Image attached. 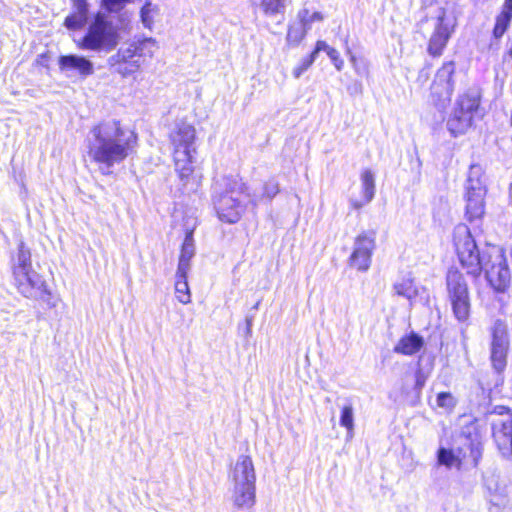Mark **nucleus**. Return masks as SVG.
<instances>
[{"label":"nucleus","mask_w":512,"mask_h":512,"mask_svg":"<svg viewBox=\"0 0 512 512\" xmlns=\"http://www.w3.org/2000/svg\"><path fill=\"white\" fill-rule=\"evenodd\" d=\"M76 11L66 17L65 26L71 30L80 29L87 20L88 4L85 0H74Z\"/></svg>","instance_id":"5701e85b"},{"label":"nucleus","mask_w":512,"mask_h":512,"mask_svg":"<svg viewBox=\"0 0 512 512\" xmlns=\"http://www.w3.org/2000/svg\"><path fill=\"white\" fill-rule=\"evenodd\" d=\"M460 437L463 440L461 448H464L469 453L471 465L477 467L483 454V439L478 423L475 420H471L462 425Z\"/></svg>","instance_id":"4468645a"},{"label":"nucleus","mask_w":512,"mask_h":512,"mask_svg":"<svg viewBox=\"0 0 512 512\" xmlns=\"http://www.w3.org/2000/svg\"><path fill=\"white\" fill-rule=\"evenodd\" d=\"M59 65L61 69H75L85 76L93 73V64L86 58L80 56H61Z\"/></svg>","instance_id":"4be33fe9"},{"label":"nucleus","mask_w":512,"mask_h":512,"mask_svg":"<svg viewBox=\"0 0 512 512\" xmlns=\"http://www.w3.org/2000/svg\"><path fill=\"white\" fill-rule=\"evenodd\" d=\"M307 31L308 29L302 22L290 25L286 37L287 43L292 46H297L303 40Z\"/></svg>","instance_id":"cd10ccee"},{"label":"nucleus","mask_w":512,"mask_h":512,"mask_svg":"<svg viewBox=\"0 0 512 512\" xmlns=\"http://www.w3.org/2000/svg\"><path fill=\"white\" fill-rule=\"evenodd\" d=\"M279 192V184L274 179H270L263 184L255 187L248 186V201L255 207L262 200H271Z\"/></svg>","instance_id":"a211bd4d"},{"label":"nucleus","mask_w":512,"mask_h":512,"mask_svg":"<svg viewBox=\"0 0 512 512\" xmlns=\"http://www.w3.org/2000/svg\"><path fill=\"white\" fill-rule=\"evenodd\" d=\"M315 60L316 58L311 54L303 58L299 65L293 69V76L295 78H299L314 63Z\"/></svg>","instance_id":"72a5a7b5"},{"label":"nucleus","mask_w":512,"mask_h":512,"mask_svg":"<svg viewBox=\"0 0 512 512\" xmlns=\"http://www.w3.org/2000/svg\"><path fill=\"white\" fill-rule=\"evenodd\" d=\"M330 49H334V48L330 47L325 41L318 40L316 42L314 50L310 54L313 55L315 58H317L319 52L324 51L328 55Z\"/></svg>","instance_id":"a19ab883"},{"label":"nucleus","mask_w":512,"mask_h":512,"mask_svg":"<svg viewBox=\"0 0 512 512\" xmlns=\"http://www.w3.org/2000/svg\"><path fill=\"white\" fill-rule=\"evenodd\" d=\"M232 500L238 509H250L256 500V473L250 456L238 457L232 471Z\"/></svg>","instance_id":"423d86ee"},{"label":"nucleus","mask_w":512,"mask_h":512,"mask_svg":"<svg viewBox=\"0 0 512 512\" xmlns=\"http://www.w3.org/2000/svg\"><path fill=\"white\" fill-rule=\"evenodd\" d=\"M498 16L504 18L505 20L507 19V20L511 21L512 7H509V6H506L503 4L502 11Z\"/></svg>","instance_id":"a18cd8bd"},{"label":"nucleus","mask_w":512,"mask_h":512,"mask_svg":"<svg viewBox=\"0 0 512 512\" xmlns=\"http://www.w3.org/2000/svg\"><path fill=\"white\" fill-rule=\"evenodd\" d=\"M133 139H136V135L134 134V132L130 131V138H129L130 144L132 143Z\"/></svg>","instance_id":"de8ad7c7"},{"label":"nucleus","mask_w":512,"mask_h":512,"mask_svg":"<svg viewBox=\"0 0 512 512\" xmlns=\"http://www.w3.org/2000/svg\"><path fill=\"white\" fill-rule=\"evenodd\" d=\"M509 24H510L509 20H507V19L505 20L504 18L497 16L496 23H495V26L493 29V36L496 39L501 38L504 35V33L506 32Z\"/></svg>","instance_id":"e433bc0d"},{"label":"nucleus","mask_w":512,"mask_h":512,"mask_svg":"<svg viewBox=\"0 0 512 512\" xmlns=\"http://www.w3.org/2000/svg\"><path fill=\"white\" fill-rule=\"evenodd\" d=\"M436 404L439 408L452 411L457 404V400L450 392H440L437 394Z\"/></svg>","instance_id":"7c9ffc66"},{"label":"nucleus","mask_w":512,"mask_h":512,"mask_svg":"<svg viewBox=\"0 0 512 512\" xmlns=\"http://www.w3.org/2000/svg\"><path fill=\"white\" fill-rule=\"evenodd\" d=\"M507 500L505 497L495 495L490 500L489 512H506Z\"/></svg>","instance_id":"c9c22d12"},{"label":"nucleus","mask_w":512,"mask_h":512,"mask_svg":"<svg viewBox=\"0 0 512 512\" xmlns=\"http://www.w3.org/2000/svg\"><path fill=\"white\" fill-rule=\"evenodd\" d=\"M351 93H361L362 92V84L359 82L354 83V85L349 88Z\"/></svg>","instance_id":"49530a36"},{"label":"nucleus","mask_w":512,"mask_h":512,"mask_svg":"<svg viewBox=\"0 0 512 512\" xmlns=\"http://www.w3.org/2000/svg\"><path fill=\"white\" fill-rule=\"evenodd\" d=\"M195 255V244L193 238V231H187L184 241L181 246V251L178 260L177 271L189 272L191 269V260Z\"/></svg>","instance_id":"412c9836"},{"label":"nucleus","mask_w":512,"mask_h":512,"mask_svg":"<svg viewBox=\"0 0 512 512\" xmlns=\"http://www.w3.org/2000/svg\"><path fill=\"white\" fill-rule=\"evenodd\" d=\"M446 286L453 316L460 323L467 322L470 317L471 302L468 285L463 274L455 268L449 269Z\"/></svg>","instance_id":"0eeeda50"},{"label":"nucleus","mask_w":512,"mask_h":512,"mask_svg":"<svg viewBox=\"0 0 512 512\" xmlns=\"http://www.w3.org/2000/svg\"><path fill=\"white\" fill-rule=\"evenodd\" d=\"M454 246L458 259L466 273L478 278L485 271V277L498 293H504L510 283V270L502 250L493 247L489 252L480 253L470 229L464 224L455 227Z\"/></svg>","instance_id":"f257e3e1"},{"label":"nucleus","mask_w":512,"mask_h":512,"mask_svg":"<svg viewBox=\"0 0 512 512\" xmlns=\"http://www.w3.org/2000/svg\"><path fill=\"white\" fill-rule=\"evenodd\" d=\"M490 361L493 369L501 374L507 366V355L510 347L508 325L497 319L491 328Z\"/></svg>","instance_id":"9d476101"},{"label":"nucleus","mask_w":512,"mask_h":512,"mask_svg":"<svg viewBox=\"0 0 512 512\" xmlns=\"http://www.w3.org/2000/svg\"><path fill=\"white\" fill-rule=\"evenodd\" d=\"M485 195L486 193L480 192L478 189V193L472 191H466L465 199H466V212L465 216L469 222H473L474 220L480 219L485 211Z\"/></svg>","instance_id":"6ab92c4d"},{"label":"nucleus","mask_w":512,"mask_h":512,"mask_svg":"<svg viewBox=\"0 0 512 512\" xmlns=\"http://www.w3.org/2000/svg\"><path fill=\"white\" fill-rule=\"evenodd\" d=\"M486 193V187L482 181V169L479 165H471L469 169L468 179L466 181V191H472L478 193Z\"/></svg>","instance_id":"393cba45"},{"label":"nucleus","mask_w":512,"mask_h":512,"mask_svg":"<svg viewBox=\"0 0 512 512\" xmlns=\"http://www.w3.org/2000/svg\"><path fill=\"white\" fill-rule=\"evenodd\" d=\"M102 6L110 13H118L121 11L128 0H101Z\"/></svg>","instance_id":"f704fd0d"},{"label":"nucleus","mask_w":512,"mask_h":512,"mask_svg":"<svg viewBox=\"0 0 512 512\" xmlns=\"http://www.w3.org/2000/svg\"><path fill=\"white\" fill-rule=\"evenodd\" d=\"M156 49V41L151 37L138 39L130 44V74L133 72V67L140 68L146 58H151Z\"/></svg>","instance_id":"dca6fc26"},{"label":"nucleus","mask_w":512,"mask_h":512,"mask_svg":"<svg viewBox=\"0 0 512 512\" xmlns=\"http://www.w3.org/2000/svg\"><path fill=\"white\" fill-rule=\"evenodd\" d=\"M340 425L347 429L348 434L353 431L354 428V414L351 405H345L342 408L340 416Z\"/></svg>","instance_id":"2f4dec72"},{"label":"nucleus","mask_w":512,"mask_h":512,"mask_svg":"<svg viewBox=\"0 0 512 512\" xmlns=\"http://www.w3.org/2000/svg\"><path fill=\"white\" fill-rule=\"evenodd\" d=\"M158 10L156 6H153L151 2H146L140 10V19L143 26L149 30L152 29L154 15L157 14Z\"/></svg>","instance_id":"c756f323"},{"label":"nucleus","mask_w":512,"mask_h":512,"mask_svg":"<svg viewBox=\"0 0 512 512\" xmlns=\"http://www.w3.org/2000/svg\"><path fill=\"white\" fill-rule=\"evenodd\" d=\"M464 462L471 464L469 453L464 448L458 449V454L450 448L440 447L437 450V463L447 469L456 468L460 470Z\"/></svg>","instance_id":"f3484780"},{"label":"nucleus","mask_w":512,"mask_h":512,"mask_svg":"<svg viewBox=\"0 0 512 512\" xmlns=\"http://www.w3.org/2000/svg\"><path fill=\"white\" fill-rule=\"evenodd\" d=\"M253 320H254L253 314L246 316V319H245V322H246L245 336L246 337H250L252 334Z\"/></svg>","instance_id":"c03bdc74"},{"label":"nucleus","mask_w":512,"mask_h":512,"mask_svg":"<svg viewBox=\"0 0 512 512\" xmlns=\"http://www.w3.org/2000/svg\"><path fill=\"white\" fill-rule=\"evenodd\" d=\"M115 44L113 27L103 13H97L80 47L87 50H99L103 45L114 46Z\"/></svg>","instance_id":"9b49d317"},{"label":"nucleus","mask_w":512,"mask_h":512,"mask_svg":"<svg viewBox=\"0 0 512 512\" xmlns=\"http://www.w3.org/2000/svg\"><path fill=\"white\" fill-rule=\"evenodd\" d=\"M126 126L110 119L95 125L87 137V154L103 174H110L111 168L127 156L128 138Z\"/></svg>","instance_id":"f03ea898"},{"label":"nucleus","mask_w":512,"mask_h":512,"mask_svg":"<svg viewBox=\"0 0 512 512\" xmlns=\"http://www.w3.org/2000/svg\"><path fill=\"white\" fill-rule=\"evenodd\" d=\"M348 53L350 54V62L352 63L355 72L361 76L368 74V67L366 63H358L356 57L351 54L350 51H348Z\"/></svg>","instance_id":"58836bf2"},{"label":"nucleus","mask_w":512,"mask_h":512,"mask_svg":"<svg viewBox=\"0 0 512 512\" xmlns=\"http://www.w3.org/2000/svg\"><path fill=\"white\" fill-rule=\"evenodd\" d=\"M454 29V23L447 18L445 11L442 10L437 16L433 33L429 39L427 52L433 57L442 55Z\"/></svg>","instance_id":"ddd939ff"},{"label":"nucleus","mask_w":512,"mask_h":512,"mask_svg":"<svg viewBox=\"0 0 512 512\" xmlns=\"http://www.w3.org/2000/svg\"><path fill=\"white\" fill-rule=\"evenodd\" d=\"M298 19L308 30H310L313 22L323 20V15L320 12H313L310 14L308 9H302L298 12Z\"/></svg>","instance_id":"473e14b6"},{"label":"nucleus","mask_w":512,"mask_h":512,"mask_svg":"<svg viewBox=\"0 0 512 512\" xmlns=\"http://www.w3.org/2000/svg\"><path fill=\"white\" fill-rule=\"evenodd\" d=\"M504 5L512 7V0H505Z\"/></svg>","instance_id":"09e8293b"},{"label":"nucleus","mask_w":512,"mask_h":512,"mask_svg":"<svg viewBox=\"0 0 512 512\" xmlns=\"http://www.w3.org/2000/svg\"><path fill=\"white\" fill-rule=\"evenodd\" d=\"M259 305H260V301H257L256 304L252 307V309L255 311L258 310Z\"/></svg>","instance_id":"8fccbe9b"},{"label":"nucleus","mask_w":512,"mask_h":512,"mask_svg":"<svg viewBox=\"0 0 512 512\" xmlns=\"http://www.w3.org/2000/svg\"><path fill=\"white\" fill-rule=\"evenodd\" d=\"M428 375L423 371L422 368H418L415 372V385H414V391L417 395H420L423 387L426 384Z\"/></svg>","instance_id":"4c0bfd02"},{"label":"nucleus","mask_w":512,"mask_h":512,"mask_svg":"<svg viewBox=\"0 0 512 512\" xmlns=\"http://www.w3.org/2000/svg\"><path fill=\"white\" fill-rule=\"evenodd\" d=\"M393 288L397 295L406 298L411 303L418 295L417 287L415 286L413 279L410 277L402 278L394 284Z\"/></svg>","instance_id":"a878e982"},{"label":"nucleus","mask_w":512,"mask_h":512,"mask_svg":"<svg viewBox=\"0 0 512 512\" xmlns=\"http://www.w3.org/2000/svg\"><path fill=\"white\" fill-rule=\"evenodd\" d=\"M375 246V232L364 231L359 234L354 241L353 251L349 257V265L358 271H367L371 265V257Z\"/></svg>","instance_id":"f8f14e48"},{"label":"nucleus","mask_w":512,"mask_h":512,"mask_svg":"<svg viewBox=\"0 0 512 512\" xmlns=\"http://www.w3.org/2000/svg\"><path fill=\"white\" fill-rule=\"evenodd\" d=\"M188 273L176 270L175 274V296L177 300L182 304H188L191 302V293L188 285Z\"/></svg>","instance_id":"b1692460"},{"label":"nucleus","mask_w":512,"mask_h":512,"mask_svg":"<svg viewBox=\"0 0 512 512\" xmlns=\"http://www.w3.org/2000/svg\"><path fill=\"white\" fill-rule=\"evenodd\" d=\"M492 435L495 443L504 457L512 456V414L493 420Z\"/></svg>","instance_id":"2eb2a0df"},{"label":"nucleus","mask_w":512,"mask_h":512,"mask_svg":"<svg viewBox=\"0 0 512 512\" xmlns=\"http://www.w3.org/2000/svg\"><path fill=\"white\" fill-rule=\"evenodd\" d=\"M173 146V159L182 186L186 189L194 172V158L196 154L195 128L183 120H178L169 134Z\"/></svg>","instance_id":"20e7f679"},{"label":"nucleus","mask_w":512,"mask_h":512,"mask_svg":"<svg viewBox=\"0 0 512 512\" xmlns=\"http://www.w3.org/2000/svg\"><path fill=\"white\" fill-rule=\"evenodd\" d=\"M361 187L363 197L366 198V202H371L375 196V176L370 169L362 171Z\"/></svg>","instance_id":"bb28decb"},{"label":"nucleus","mask_w":512,"mask_h":512,"mask_svg":"<svg viewBox=\"0 0 512 512\" xmlns=\"http://www.w3.org/2000/svg\"><path fill=\"white\" fill-rule=\"evenodd\" d=\"M479 105L480 98L475 93L467 92L458 97L446 124L452 136L457 137L467 132Z\"/></svg>","instance_id":"6e6552de"},{"label":"nucleus","mask_w":512,"mask_h":512,"mask_svg":"<svg viewBox=\"0 0 512 512\" xmlns=\"http://www.w3.org/2000/svg\"><path fill=\"white\" fill-rule=\"evenodd\" d=\"M369 202H366V198L363 197V200H357V199H350L349 204L352 209L359 210L365 205H367Z\"/></svg>","instance_id":"37998d69"},{"label":"nucleus","mask_w":512,"mask_h":512,"mask_svg":"<svg viewBox=\"0 0 512 512\" xmlns=\"http://www.w3.org/2000/svg\"><path fill=\"white\" fill-rule=\"evenodd\" d=\"M454 72L455 63L453 61L445 62L438 69L431 85V101L439 111H443L451 101L454 91Z\"/></svg>","instance_id":"1a4fd4ad"},{"label":"nucleus","mask_w":512,"mask_h":512,"mask_svg":"<svg viewBox=\"0 0 512 512\" xmlns=\"http://www.w3.org/2000/svg\"><path fill=\"white\" fill-rule=\"evenodd\" d=\"M119 57H120V55H119V54H118L117 56H113V57H111V59H110V63H111V65L115 68V71H117L118 73H120V74H122L123 76H125L127 69H126V67H123V68H122V66H121V65H118V63H119Z\"/></svg>","instance_id":"79ce46f5"},{"label":"nucleus","mask_w":512,"mask_h":512,"mask_svg":"<svg viewBox=\"0 0 512 512\" xmlns=\"http://www.w3.org/2000/svg\"><path fill=\"white\" fill-rule=\"evenodd\" d=\"M261 8L268 16L284 14L286 9V0H262Z\"/></svg>","instance_id":"c85d7f7f"},{"label":"nucleus","mask_w":512,"mask_h":512,"mask_svg":"<svg viewBox=\"0 0 512 512\" xmlns=\"http://www.w3.org/2000/svg\"><path fill=\"white\" fill-rule=\"evenodd\" d=\"M424 346V339L415 332H410L400 338L393 351L406 356L415 355Z\"/></svg>","instance_id":"aec40b11"},{"label":"nucleus","mask_w":512,"mask_h":512,"mask_svg":"<svg viewBox=\"0 0 512 512\" xmlns=\"http://www.w3.org/2000/svg\"><path fill=\"white\" fill-rule=\"evenodd\" d=\"M328 57L330 58V60H331V61H332V63L334 64L335 68H336L338 71H341V70H342V68H343L344 62H343V60L340 58L339 52H338L335 48H334V49H330V50H329Z\"/></svg>","instance_id":"ea45409f"},{"label":"nucleus","mask_w":512,"mask_h":512,"mask_svg":"<svg viewBox=\"0 0 512 512\" xmlns=\"http://www.w3.org/2000/svg\"><path fill=\"white\" fill-rule=\"evenodd\" d=\"M224 188L214 200L218 218L227 223H236L242 216L248 201V186L237 177H226Z\"/></svg>","instance_id":"39448f33"},{"label":"nucleus","mask_w":512,"mask_h":512,"mask_svg":"<svg viewBox=\"0 0 512 512\" xmlns=\"http://www.w3.org/2000/svg\"><path fill=\"white\" fill-rule=\"evenodd\" d=\"M13 284L17 291L28 299L41 300L50 308L57 306V299L48 289L43 277L32 268L31 252L20 241L12 264Z\"/></svg>","instance_id":"7ed1b4c3"}]
</instances>
